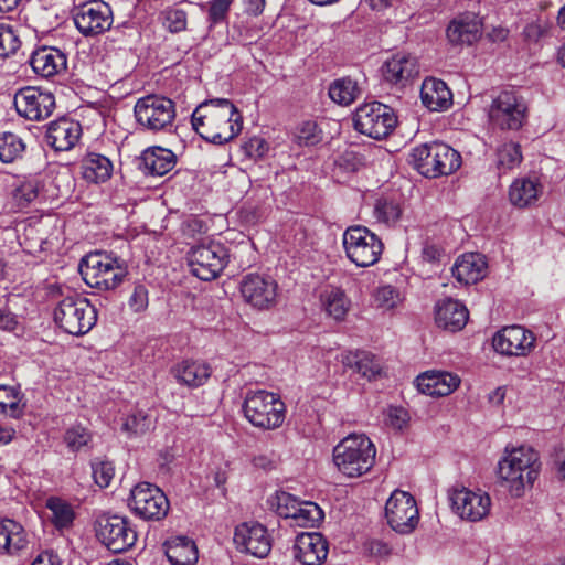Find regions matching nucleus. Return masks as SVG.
Wrapping results in <instances>:
<instances>
[{
  "instance_id": "864d4df0",
  "label": "nucleus",
  "mask_w": 565,
  "mask_h": 565,
  "mask_svg": "<svg viewBox=\"0 0 565 565\" xmlns=\"http://www.w3.org/2000/svg\"><path fill=\"white\" fill-rule=\"evenodd\" d=\"M93 478L100 488H106L115 475L113 462L106 460L94 461L92 463Z\"/></svg>"
},
{
  "instance_id": "3c124183",
  "label": "nucleus",
  "mask_w": 565,
  "mask_h": 565,
  "mask_svg": "<svg viewBox=\"0 0 565 565\" xmlns=\"http://www.w3.org/2000/svg\"><path fill=\"white\" fill-rule=\"evenodd\" d=\"M552 23L547 19L539 18L524 28V39L527 42L537 43L540 40L548 35Z\"/></svg>"
},
{
  "instance_id": "f257e3e1",
  "label": "nucleus",
  "mask_w": 565,
  "mask_h": 565,
  "mask_svg": "<svg viewBox=\"0 0 565 565\" xmlns=\"http://www.w3.org/2000/svg\"><path fill=\"white\" fill-rule=\"evenodd\" d=\"M193 129L206 141L224 145L243 128V116L227 98L209 99L200 104L191 118Z\"/></svg>"
},
{
  "instance_id": "e433bc0d",
  "label": "nucleus",
  "mask_w": 565,
  "mask_h": 565,
  "mask_svg": "<svg viewBox=\"0 0 565 565\" xmlns=\"http://www.w3.org/2000/svg\"><path fill=\"white\" fill-rule=\"evenodd\" d=\"M344 366L353 369L369 380L380 374L381 366L374 355L365 351L344 352L341 354Z\"/></svg>"
},
{
  "instance_id": "338daca9",
  "label": "nucleus",
  "mask_w": 565,
  "mask_h": 565,
  "mask_svg": "<svg viewBox=\"0 0 565 565\" xmlns=\"http://www.w3.org/2000/svg\"><path fill=\"white\" fill-rule=\"evenodd\" d=\"M31 565H61L58 556L53 552L41 553Z\"/></svg>"
},
{
  "instance_id": "774afa93",
  "label": "nucleus",
  "mask_w": 565,
  "mask_h": 565,
  "mask_svg": "<svg viewBox=\"0 0 565 565\" xmlns=\"http://www.w3.org/2000/svg\"><path fill=\"white\" fill-rule=\"evenodd\" d=\"M15 324V318L11 312L0 311V329L13 330Z\"/></svg>"
},
{
  "instance_id": "bb28decb",
  "label": "nucleus",
  "mask_w": 565,
  "mask_h": 565,
  "mask_svg": "<svg viewBox=\"0 0 565 565\" xmlns=\"http://www.w3.org/2000/svg\"><path fill=\"white\" fill-rule=\"evenodd\" d=\"M468 317V309L457 300L444 299L436 305L435 321L444 330L451 332L461 330Z\"/></svg>"
},
{
  "instance_id": "ddd939ff",
  "label": "nucleus",
  "mask_w": 565,
  "mask_h": 565,
  "mask_svg": "<svg viewBox=\"0 0 565 565\" xmlns=\"http://www.w3.org/2000/svg\"><path fill=\"white\" fill-rule=\"evenodd\" d=\"M227 248L216 242L199 244L188 253V264L191 273L201 280L215 279L228 263Z\"/></svg>"
},
{
  "instance_id": "603ef678",
  "label": "nucleus",
  "mask_w": 565,
  "mask_h": 565,
  "mask_svg": "<svg viewBox=\"0 0 565 565\" xmlns=\"http://www.w3.org/2000/svg\"><path fill=\"white\" fill-rule=\"evenodd\" d=\"M163 25L172 33H178L186 28L185 11L177 8H168L162 12Z\"/></svg>"
},
{
  "instance_id": "aec40b11",
  "label": "nucleus",
  "mask_w": 565,
  "mask_h": 565,
  "mask_svg": "<svg viewBox=\"0 0 565 565\" xmlns=\"http://www.w3.org/2000/svg\"><path fill=\"white\" fill-rule=\"evenodd\" d=\"M13 104L20 116L39 121L51 116L55 107V98L50 92H43L36 87H24L14 95Z\"/></svg>"
},
{
  "instance_id": "58836bf2",
  "label": "nucleus",
  "mask_w": 565,
  "mask_h": 565,
  "mask_svg": "<svg viewBox=\"0 0 565 565\" xmlns=\"http://www.w3.org/2000/svg\"><path fill=\"white\" fill-rule=\"evenodd\" d=\"M521 147L516 142H504L495 152V167L499 173H507L522 162Z\"/></svg>"
},
{
  "instance_id": "c03bdc74",
  "label": "nucleus",
  "mask_w": 565,
  "mask_h": 565,
  "mask_svg": "<svg viewBox=\"0 0 565 565\" xmlns=\"http://www.w3.org/2000/svg\"><path fill=\"white\" fill-rule=\"evenodd\" d=\"M358 93L356 82L348 77L334 81L329 87L330 98L339 105L351 104L356 98Z\"/></svg>"
},
{
  "instance_id": "c756f323",
  "label": "nucleus",
  "mask_w": 565,
  "mask_h": 565,
  "mask_svg": "<svg viewBox=\"0 0 565 565\" xmlns=\"http://www.w3.org/2000/svg\"><path fill=\"white\" fill-rule=\"evenodd\" d=\"M420 99L429 110L443 111L451 106L452 94L444 81L428 77L422 84Z\"/></svg>"
},
{
  "instance_id": "4be33fe9",
  "label": "nucleus",
  "mask_w": 565,
  "mask_h": 565,
  "mask_svg": "<svg viewBox=\"0 0 565 565\" xmlns=\"http://www.w3.org/2000/svg\"><path fill=\"white\" fill-rule=\"evenodd\" d=\"M328 552V542L321 533H301L296 537L294 557L302 565H320Z\"/></svg>"
},
{
  "instance_id": "0eeeda50",
  "label": "nucleus",
  "mask_w": 565,
  "mask_h": 565,
  "mask_svg": "<svg viewBox=\"0 0 565 565\" xmlns=\"http://www.w3.org/2000/svg\"><path fill=\"white\" fill-rule=\"evenodd\" d=\"M527 104L515 90H502L487 109L489 124L501 131H518L527 120Z\"/></svg>"
},
{
  "instance_id": "c85d7f7f",
  "label": "nucleus",
  "mask_w": 565,
  "mask_h": 565,
  "mask_svg": "<svg viewBox=\"0 0 565 565\" xmlns=\"http://www.w3.org/2000/svg\"><path fill=\"white\" fill-rule=\"evenodd\" d=\"M177 163V156L167 148L153 146L147 148L140 156L139 168L145 174L164 175Z\"/></svg>"
},
{
  "instance_id": "5701e85b",
  "label": "nucleus",
  "mask_w": 565,
  "mask_h": 565,
  "mask_svg": "<svg viewBox=\"0 0 565 565\" xmlns=\"http://www.w3.org/2000/svg\"><path fill=\"white\" fill-rule=\"evenodd\" d=\"M82 127L79 122L61 118L49 125L46 142L56 151H67L79 140Z\"/></svg>"
},
{
  "instance_id": "de8ad7c7",
  "label": "nucleus",
  "mask_w": 565,
  "mask_h": 565,
  "mask_svg": "<svg viewBox=\"0 0 565 565\" xmlns=\"http://www.w3.org/2000/svg\"><path fill=\"white\" fill-rule=\"evenodd\" d=\"M322 510L313 502H300L294 520L303 527L313 526L322 519Z\"/></svg>"
},
{
  "instance_id": "f3484780",
  "label": "nucleus",
  "mask_w": 565,
  "mask_h": 565,
  "mask_svg": "<svg viewBox=\"0 0 565 565\" xmlns=\"http://www.w3.org/2000/svg\"><path fill=\"white\" fill-rule=\"evenodd\" d=\"M239 290L246 303L257 310H269L277 305L278 285L270 278L258 274L246 275Z\"/></svg>"
},
{
  "instance_id": "39448f33",
  "label": "nucleus",
  "mask_w": 565,
  "mask_h": 565,
  "mask_svg": "<svg viewBox=\"0 0 565 565\" xmlns=\"http://www.w3.org/2000/svg\"><path fill=\"white\" fill-rule=\"evenodd\" d=\"M243 412L253 426L266 430L280 427L286 417V406L280 396L265 390L248 391Z\"/></svg>"
},
{
  "instance_id": "dca6fc26",
  "label": "nucleus",
  "mask_w": 565,
  "mask_h": 565,
  "mask_svg": "<svg viewBox=\"0 0 565 565\" xmlns=\"http://www.w3.org/2000/svg\"><path fill=\"white\" fill-rule=\"evenodd\" d=\"M74 23L84 36H95L108 31L114 22L113 10L102 0L79 6L74 13Z\"/></svg>"
},
{
  "instance_id": "6e6552de",
  "label": "nucleus",
  "mask_w": 565,
  "mask_h": 565,
  "mask_svg": "<svg viewBox=\"0 0 565 565\" xmlns=\"http://www.w3.org/2000/svg\"><path fill=\"white\" fill-rule=\"evenodd\" d=\"M134 115L141 130L167 132L173 127L177 116L175 104L162 95H147L136 102Z\"/></svg>"
},
{
  "instance_id": "f03ea898",
  "label": "nucleus",
  "mask_w": 565,
  "mask_h": 565,
  "mask_svg": "<svg viewBox=\"0 0 565 565\" xmlns=\"http://www.w3.org/2000/svg\"><path fill=\"white\" fill-rule=\"evenodd\" d=\"M541 470L539 454L531 447L521 446L505 449L504 457L499 461V478L509 493L521 498L526 489L533 487Z\"/></svg>"
},
{
  "instance_id": "37998d69",
  "label": "nucleus",
  "mask_w": 565,
  "mask_h": 565,
  "mask_svg": "<svg viewBox=\"0 0 565 565\" xmlns=\"http://www.w3.org/2000/svg\"><path fill=\"white\" fill-rule=\"evenodd\" d=\"M92 441V433L81 424L71 426L64 434V443L72 452L87 451Z\"/></svg>"
},
{
  "instance_id": "09e8293b",
  "label": "nucleus",
  "mask_w": 565,
  "mask_h": 565,
  "mask_svg": "<svg viewBox=\"0 0 565 565\" xmlns=\"http://www.w3.org/2000/svg\"><path fill=\"white\" fill-rule=\"evenodd\" d=\"M20 40L13 29L6 23H0V58L8 57L17 52Z\"/></svg>"
},
{
  "instance_id": "c9c22d12",
  "label": "nucleus",
  "mask_w": 565,
  "mask_h": 565,
  "mask_svg": "<svg viewBox=\"0 0 565 565\" xmlns=\"http://www.w3.org/2000/svg\"><path fill=\"white\" fill-rule=\"evenodd\" d=\"M541 192L537 181L530 178H519L513 181L509 189L510 202L518 207H525L533 204Z\"/></svg>"
},
{
  "instance_id": "e2e57ef3",
  "label": "nucleus",
  "mask_w": 565,
  "mask_h": 565,
  "mask_svg": "<svg viewBox=\"0 0 565 565\" xmlns=\"http://www.w3.org/2000/svg\"><path fill=\"white\" fill-rule=\"evenodd\" d=\"M267 150V142L259 137L252 138L246 145V151L250 157H263Z\"/></svg>"
},
{
  "instance_id": "a19ab883",
  "label": "nucleus",
  "mask_w": 565,
  "mask_h": 565,
  "mask_svg": "<svg viewBox=\"0 0 565 565\" xmlns=\"http://www.w3.org/2000/svg\"><path fill=\"white\" fill-rule=\"evenodd\" d=\"M24 406L19 388L0 385V413L18 418L23 414Z\"/></svg>"
},
{
  "instance_id": "1a4fd4ad",
  "label": "nucleus",
  "mask_w": 565,
  "mask_h": 565,
  "mask_svg": "<svg viewBox=\"0 0 565 565\" xmlns=\"http://www.w3.org/2000/svg\"><path fill=\"white\" fill-rule=\"evenodd\" d=\"M54 320L65 332L83 335L95 326L97 312L88 299L72 295L58 302L54 310Z\"/></svg>"
},
{
  "instance_id": "8fccbe9b",
  "label": "nucleus",
  "mask_w": 565,
  "mask_h": 565,
  "mask_svg": "<svg viewBox=\"0 0 565 565\" xmlns=\"http://www.w3.org/2000/svg\"><path fill=\"white\" fill-rule=\"evenodd\" d=\"M39 195V184L34 180L22 182L13 193V198L20 207L28 206Z\"/></svg>"
},
{
  "instance_id": "f8f14e48",
  "label": "nucleus",
  "mask_w": 565,
  "mask_h": 565,
  "mask_svg": "<svg viewBox=\"0 0 565 565\" xmlns=\"http://www.w3.org/2000/svg\"><path fill=\"white\" fill-rule=\"evenodd\" d=\"M354 128L373 139L386 138L397 125L394 110L380 102L359 106L353 116Z\"/></svg>"
},
{
  "instance_id": "393cba45",
  "label": "nucleus",
  "mask_w": 565,
  "mask_h": 565,
  "mask_svg": "<svg viewBox=\"0 0 565 565\" xmlns=\"http://www.w3.org/2000/svg\"><path fill=\"white\" fill-rule=\"evenodd\" d=\"M460 384V379L448 372L427 371L416 377V386L429 396H447Z\"/></svg>"
},
{
  "instance_id": "7c9ffc66",
  "label": "nucleus",
  "mask_w": 565,
  "mask_h": 565,
  "mask_svg": "<svg viewBox=\"0 0 565 565\" xmlns=\"http://www.w3.org/2000/svg\"><path fill=\"white\" fill-rule=\"evenodd\" d=\"M487 263L478 253H467L460 256L454 267L452 275L461 284H476L486 276Z\"/></svg>"
},
{
  "instance_id": "4d7b16f0",
  "label": "nucleus",
  "mask_w": 565,
  "mask_h": 565,
  "mask_svg": "<svg viewBox=\"0 0 565 565\" xmlns=\"http://www.w3.org/2000/svg\"><path fill=\"white\" fill-rule=\"evenodd\" d=\"M298 143L301 146H312L319 142L317 125L313 121H305L297 134Z\"/></svg>"
},
{
  "instance_id": "bf43d9fd",
  "label": "nucleus",
  "mask_w": 565,
  "mask_h": 565,
  "mask_svg": "<svg viewBox=\"0 0 565 565\" xmlns=\"http://www.w3.org/2000/svg\"><path fill=\"white\" fill-rule=\"evenodd\" d=\"M128 305L135 312H141L148 307V290L143 285H136L131 296L129 297Z\"/></svg>"
},
{
  "instance_id": "473e14b6",
  "label": "nucleus",
  "mask_w": 565,
  "mask_h": 565,
  "mask_svg": "<svg viewBox=\"0 0 565 565\" xmlns=\"http://www.w3.org/2000/svg\"><path fill=\"white\" fill-rule=\"evenodd\" d=\"M82 177L92 183L107 181L113 172L111 161L98 153H88L81 162Z\"/></svg>"
},
{
  "instance_id": "a211bd4d",
  "label": "nucleus",
  "mask_w": 565,
  "mask_h": 565,
  "mask_svg": "<svg viewBox=\"0 0 565 565\" xmlns=\"http://www.w3.org/2000/svg\"><path fill=\"white\" fill-rule=\"evenodd\" d=\"M535 343L534 333L518 324L502 328L492 339L494 351L507 356H527L534 350Z\"/></svg>"
},
{
  "instance_id": "412c9836",
  "label": "nucleus",
  "mask_w": 565,
  "mask_h": 565,
  "mask_svg": "<svg viewBox=\"0 0 565 565\" xmlns=\"http://www.w3.org/2000/svg\"><path fill=\"white\" fill-rule=\"evenodd\" d=\"M234 543L241 552L263 558L271 550V540L267 530L259 523H242L234 532Z\"/></svg>"
},
{
  "instance_id": "2eb2a0df",
  "label": "nucleus",
  "mask_w": 565,
  "mask_h": 565,
  "mask_svg": "<svg viewBox=\"0 0 565 565\" xmlns=\"http://www.w3.org/2000/svg\"><path fill=\"white\" fill-rule=\"evenodd\" d=\"M388 525L398 533L412 532L418 523V509L415 499L405 491L395 490L385 505Z\"/></svg>"
},
{
  "instance_id": "0e129e2a",
  "label": "nucleus",
  "mask_w": 565,
  "mask_h": 565,
  "mask_svg": "<svg viewBox=\"0 0 565 565\" xmlns=\"http://www.w3.org/2000/svg\"><path fill=\"white\" fill-rule=\"evenodd\" d=\"M423 258L426 262H439L443 256V249L434 244H426L422 252Z\"/></svg>"
},
{
  "instance_id": "5fc2aeb1",
  "label": "nucleus",
  "mask_w": 565,
  "mask_h": 565,
  "mask_svg": "<svg viewBox=\"0 0 565 565\" xmlns=\"http://www.w3.org/2000/svg\"><path fill=\"white\" fill-rule=\"evenodd\" d=\"M375 302L377 307L383 309H393L401 301L399 292L393 286H382L380 287L374 296Z\"/></svg>"
},
{
  "instance_id": "680f3d73",
  "label": "nucleus",
  "mask_w": 565,
  "mask_h": 565,
  "mask_svg": "<svg viewBox=\"0 0 565 565\" xmlns=\"http://www.w3.org/2000/svg\"><path fill=\"white\" fill-rule=\"evenodd\" d=\"M408 420V414L404 408L392 407L388 411L387 424L395 428L402 429Z\"/></svg>"
},
{
  "instance_id": "9b49d317",
  "label": "nucleus",
  "mask_w": 565,
  "mask_h": 565,
  "mask_svg": "<svg viewBox=\"0 0 565 565\" xmlns=\"http://www.w3.org/2000/svg\"><path fill=\"white\" fill-rule=\"evenodd\" d=\"M96 537L113 553H124L135 546L137 531L132 522L117 514H102L95 523Z\"/></svg>"
},
{
  "instance_id": "69168bd1",
  "label": "nucleus",
  "mask_w": 565,
  "mask_h": 565,
  "mask_svg": "<svg viewBox=\"0 0 565 565\" xmlns=\"http://www.w3.org/2000/svg\"><path fill=\"white\" fill-rule=\"evenodd\" d=\"M244 10L247 14L258 17L263 13L266 0H244Z\"/></svg>"
},
{
  "instance_id": "6e6d98bb",
  "label": "nucleus",
  "mask_w": 565,
  "mask_h": 565,
  "mask_svg": "<svg viewBox=\"0 0 565 565\" xmlns=\"http://www.w3.org/2000/svg\"><path fill=\"white\" fill-rule=\"evenodd\" d=\"M300 501L287 492L277 494V513L285 519H294Z\"/></svg>"
},
{
  "instance_id": "20e7f679",
  "label": "nucleus",
  "mask_w": 565,
  "mask_h": 565,
  "mask_svg": "<svg viewBox=\"0 0 565 565\" xmlns=\"http://www.w3.org/2000/svg\"><path fill=\"white\" fill-rule=\"evenodd\" d=\"M376 449L363 434H350L333 448L337 469L349 478L366 473L375 462Z\"/></svg>"
},
{
  "instance_id": "ea45409f",
  "label": "nucleus",
  "mask_w": 565,
  "mask_h": 565,
  "mask_svg": "<svg viewBox=\"0 0 565 565\" xmlns=\"http://www.w3.org/2000/svg\"><path fill=\"white\" fill-rule=\"evenodd\" d=\"M154 428L153 416L142 409L129 414L122 423L121 429L129 437L143 435Z\"/></svg>"
},
{
  "instance_id": "4468645a",
  "label": "nucleus",
  "mask_w": 565,
  "mask_h": 565,
  "mask_svg": "<svg viewBox=\"0 0 565 565\" xmlns=\"http://www.w3.org/2000/svg\"><path fill=\"white\" fill-rule=\"evenodd\" d=\"M131 511L146 521H160L167 516L170 504L164 492L149 482H140L130 491Z\"/></svg>"
},
{
  "instance_id": "9d476101",
  "label": "nucleus",
  "mask_w": 565,
  "mask_h": 565,
  "mask_svg": "<svg viewBox=\"0 0 565 565\" xmlns=\"http://www.w3.org/2000/svg\"><path fill=\"white\" fill-rule=\"evenodd\" d=\"M347 257L359 267H369L379 262L382 241L367 227L354 225L348 227L342 236Z\"/></svg>"
},
{
  "instance_id": "4c0bfd02",
  "label": "nucleus",
  "mask_w": 565,
  "mask_h": 565,
  "mask_svg": "<svg viewBox=\"0 0 565 565\" xmlns=\"http://www.w3.org/2000/svg\"><path fill=\"white\" fill-rule=\"evenodd\" d=\"M322 305L326 312L337 321L345 318L350 300L341 288H331L321 296Z\"/></svg>"
},
{
  "instance_id": "79ce46f5",
  "label": "nucleus",
  "mask_w": 565,
  "mask_h": 565,
  "mask_svg": "<svg viewBox=\"0 0 565 565\" xmlns=\"http://www.w3.org/2000/svg\"><path fill=\"white\" fill-rule=\"evenodd\" d=\"M45 505L52 512V522L56 529H66L73 524L75 512L70 503L61 498L51 497Z\"/></svg>"
},
{
  "instance_id": "7ed1b4c3",
  "label": "nucleus",
  "mask_w": 565,
  "mask_h": 565,
  "mask_svg": "<svg viewBox=\"0 0 565 565\" xmlns=\"http://www.w3.org/2000/svg\"><path fill=\"white\" fill-rule=\"evenodd\" d=\"M84 281L92 288L114 290L127 277V263L107 252H94L86 255L79 265Z\"/></svg>"
},
{
  "instance_id": "052dcab7",
  "label": "nucleus",
  "mask_w": 565,
  "mask_h": 565,
  "mask_svg": "<svg viewBox=\"0 0 565 565\" xmlns=\"http://www.w3.org/2000/svg\"><path fill=\"white\" fill-rule=\"evenodd\" d=\"M364 551L369 556L377 559L386 558L391 554V547L388 544L376 539L365 542Z\"/></svg>"
},
{
  "instance_id": "13d9d810",
  "label": "nucleus",
  "mask_w": 565,
  "mask_h": 565,
  "mask_svg": "<svg viewBox=\"0 0 565 565\" xmlns=\"http://www.w3.org/2000/svg\"><path fill=\"white\" fill-rule=\"evenodd\" d=\"M234 0H212L209 8V20L217 24L225 20Z\"/></svg>"
},
{
  "instance_id": "2f4dec72",
  "label": "nucleus",
  "mask_w": 565,
  "mask_h": 565,
  "mask_svg": "<svg viewBox=\"0 0 565 565\" xmlns=\"http://www.w3.org/2000/svg\"><path fill=\"white\" fill-rule=\"evenodd\" d=\"M174 379L189 387L203 385L211 376L209 364L199 361L185 360L172 369Z\"/></svg>"
},
{
  "instance_id": "6ab92c4d",
  "label": "nucleus",
  "mask_w": 565,
  "mask_h": 565,
  "mask_svg": "<svg viewBox=\"0 0 565 565\" xmlns=\"http://www.w3.org/2000/svg\"><path fill=\"white\" fill-rule=\"evenodd\" d=\"M449 501L457 515L471 522L481 521L490 512L491 498L482 491L454 488L449 491Z\"/></svg>"
},
{
  "instance_id": "423d86ee",
  "label": "nucleus",
  "mask_w": 565,
  "mask_h": 565,
  "mask_svg": "<svg viewBox=\"0 0 565 565\" xmlns=\"http://www.w3.org/2000/svg\"><path fill=\"white\" fill-rule=\"evenodd\" d=\"M411 158L414 168L426 178L451 174L461 166L460 153L443 142L417 146Z\"/></svg>"
},
{
  "instance_id": "a878e982",
  "label": "nucleus",
  "mask_w": 565,
  "mask_h": 565,
  "mask_svg": "<svg viewBox=\"0 0 565 565\" xmlns=\"http://www.w3.org/2000/svg\"><path fill=\"white\" fill-rule=\"evenodd\" d=\"M29 63L35 74L49 78L66 68V56L56 47L42 46L32 53Z\"/></svg>"
},
{
  "instance_id": "49530a36",
  "label": "nucleus",
  "mask_w": 565,
  "mask_h": 565,
  "mask_svg": "<svg viewBox=\"0 0 565 565\" xmlns=\"http://www.w3.org/2000/svg\"><path fill=\"white\" fill-rule=\"evenodd\" d=\"M374 215L379 222L392 225L401 218L402 207L396 201L379 199L374 206Z\"/></svg>"
},
{
  "instance_id": "a18cd8bd",
  "label": "nucleus",
  "mask_w": 565,
  "mask_h": 565,
  "mask_svg": "<svg viewBox=\"0 0 565 565\" xmlns=\"http://www.w3.org/2000/svg\"><path fill=\"white\" fill-rule=\"evenodd\" d=\"M25 145L22 139L12 132L0 135V160L10 163L22 157Z\"/></svg>"
},
{
  "instance_id": "b1692460",
  "label": "nucleus",
  "mask_w": 565,
  "mask_h": 565,
  "mask_svg": "<svg viewBox=\"0 0 565 565\" xmlns=\"http://www.w3.org/2000/svg\"><path fill=\"white\" fill-rule=\"evenodd\" d=\"M419 73L416 56L397 53L387 60L383 66V76L391 84L404 86Z\"/></svg>"
},
{
  "instance_id": "72a5a7b5",
  "label": "nucleus",
  "mask_w": 565,
  "mask_h": 565,
  "mask_svg": "<svg viewBox=\"0 0 565 565\" xmlns=\"http://www.w3.org/2000/svg\"><path fill=\"white\" fill-rule=\"evenodd\" d=\"M23 527L11 519L0 522V553L14 554L26 546Z\"/></svg>"
},
{
  "instance_id": "f704fd0d",
  "label": "nucleus",
  "mask_w": 565,
  "mask_h": 565,
  "mask_svg": "<svg viewBox=\"0 0 565 565\" xmlns=\"http://www.w3.org/2000/svg\"><path fill=\"white\" fill-rule=\"evenodd\" d=\"M166 555L172 565H193L198 561V550L194 542L185 536H179L167 543Z\"/></svg>"
},
{
  "instance_id": "cd10ccee",
  "label": "nucleus",
  "mask_w": 565,
  "mask_h": 565,
  "mask_svg": "<svg viewBox=\"0 0 565 565\" xmlns=\"http://www.w3.org/2000/svg\"><path fill=\"white\" fill-rule=\"evenodd\" d=\"M482 32V23L478 15L467 13L452 20L447 28V38L451 44H472Z\"/></svg>"
}]
</instances>
